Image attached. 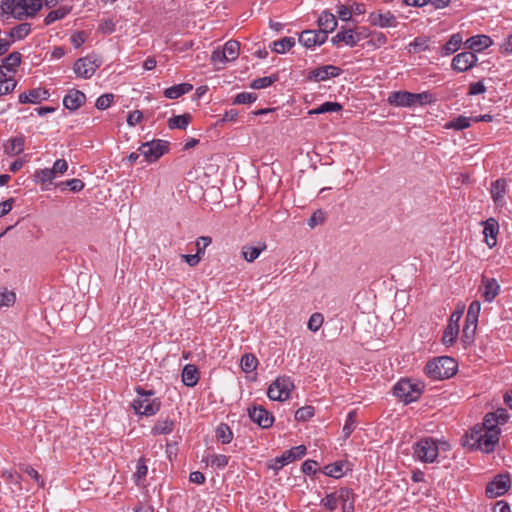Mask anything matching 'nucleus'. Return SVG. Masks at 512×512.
<instances>
[{
  "label": "nucleus",
  "mask_w": 512,
  "mask_h": 512,
  "mask_svg": "<svg viewBox=\"0 0 512 512\" xmlns=\"http://www.w3.org/2000/svg\"><path fill=\"white\" fill-rule=\"evenodd\" d=\"M43 7V0H1L0 14L9 19L33 18Z\"/></svg>",
  "instance_id": "nucleus-1"
},
{
  "label": "nucleus",
  "mask_w": 512,
  "mask_h": 512,
  "mask_svg": "<svg viewBox=\"0 0 512 512\" xmlns=\"http://www.w3.org/2000/svg\"><path fill=\"white\" fill-rule=\"evenodd\" d=\"M457 371L456 361L449 356L436 357L427 362L424 373L432 380H443L452 377Z\"/></svg>",
  "instance_id": "nucleus-2"
},
{
  "label": "nucleus",
  "mask_w": 512,
  "mask_h": 512,
  "mask_svg": "<svg viewBox=\"0 0 512 512\" xmlns=\"http://www.w3.org/2000/svg\"><path fill=\"white\" fill-rule=\"evenodd\" d=\"M500 431L480 428L475 425L470 433V439L473 441L470 445L473 449H479L485 453H491L495 450V446L499 442Z\"/></svg>",
  "instance_id": "nucleus-3"
},
{
  "label": "nucleus",
  "mask_w": 512,
  "mask_h": 512,
  "mask_svg": "<svg viewBox=\"0 0 512 512\" xmlns=\"http://www.w3.org/2000/svg\"><path fill=\"white\" fill-rule=\"evenodd\" d=\"M413 457L423 463H433L439 454L438 441L433 437H424L413 444Z\"/></svg>",
  "instance_id": "nucleus-4"
},
{
  "label": "nucleus",
  "mask_w": 512,
  "mask_h": 512,
  "mask_svg": "<svg viewBox=\"0 0 512 512\" xmlns=\"http://www.w3.org/2000/svg\"><path fill=\"white\" fill-rule=\"evenodd\" d=\"M424 385L421 382H412L409 379H401L393 387V392L405 404L418 400L422 394Z\"/></svg>",
  "instance_id": "nucleus-5"
},
{
  "label": "nucleus",
  "mask_w": 512,
  "mask_h": 512,
  "mask_svg": "<svg viewBox=\"0 0 512 512\" xmlns=\"http://www.w3.org/2000/svg\"><path fill=\"white\" fill-rule=\"evenodd\" d=\"M140 397L133 402V408L135 413L145 416H151L156 414L160 409V402L152 398L153 392H145L142 389H137Z\"/></svg>",
  "instance_id": "nucleus-6"
},
{
  "label": "nucleus",
  "mask_w": 512,
  "mask_h": 512,
  "mask_svg": "<svg viewBox=\"0 0 512 512\" xmlns=\"http://www.w3.org/2000/svg\"><path fill=\"white\" fill-rule=\"evenodd\" d=\"M293 387L294 384L289 377H278L269 385L267 396L273 401H285L289 398Z\"/></svg>",
  "instance_id": "nucleus-7"
},
{
  "label": "nucleus",
  "mask_w": 512,
  "mask_h": 512,
  "mask_svg": "<svg viewBox=\"0 0 512 512\" xmlns=\"http://www.w3.org/2000/svg\"><path fill=\"white\" fill-rule=\"evenodd\" d=\"M169 150V143L165 140H152L143 143L139 147L140 153L147 162H155Z\"/></svg>",
  "instance_id": "nucleus-8"
},
{
  "label": "nucleus",
  "mask_w": 512,
  "mask_h": 512,
  "mask_svg": "<svg viewBox=\"0 0 512 512\" xmlns=\"http://www.w3.org/2000/svg\"><path fill=\"white\" fill-rule=\"evenodd\" d=\"M305 454L306 447L304 445L292 447L291 449L283 452V454L280 457H276L273 460H271L270 463L268 464V468L277 472L280 469H282L285 465L300 459Z\"/></svg>",
  "instance_id": "nucleus-9"
},
{
  "label": "nucleus",
  "mask_w": 512,
  "mask_h": 512,
  "mask_svg": "<svg viewBox=\"0 0 512 512\" xmlns=\"http://www.w3.org/2000/svg\"><path fill=\"white\" fill-rule=\"evenodd\" d=\"M101 61L95 56H86L76 60L73 70L78 77L89 79L100 67Z\"/></svg>",
  "instance_id": "nucleus-10"
},
{
  "label": "nucleus",
  "mask_w": 512,
  "mask_h": 512,
  "mask_svg": "<svg viewBox=\"0 0 512 512\" xmlns=\"http://www.w3.org/2000/svg\"><path fill=\"white\" fill-rule=\"evenodd\" d=\"M510 488V476L506 474H498L486 486L485 493L489 498H496L504 495Z\"/></svg>",
  "instance_id": "nucleus-11"
},
{
  "label": "nucleus",
  "mask_w": 512,
  "mask_h": 512,
  "mask_svg": "<svg viewBox=\"0 0 512 512\" xmlns=\"http://www.w3.org/2000/svg\"><path fill=\"white\" fill-rule=\"evenodd\" d=\"M463 310L464 308L462 307L451 314L442 337L444 345L450 346L456 341L459 334V321L463 315Z\"/></svg>",
  "instance_id": "nucleus-12"
},
{
  "label": "nucleus",
  "mask_w": 512,
  "mask_h": 512,
  "mask_svg": "<svg viewBox=\"0 0 512 512\" xmlns=\"http://www.w3.org/2000/svg\"><path fill=\"white\" fill-rule=\"evenodd\" d=\"M341 74H342L341 68L331 65V64H328V65L319 66L313 70H310L307 78H308V80L313 81V82H322V81H326L330 78L338 77Z\"/></svg>",
  "instance_id": "nucleus-13"
},
{
  "label": "nucleus",
  "mask_w": 512,
  "mask_h": 512,
  "mask_svg": "<svg viewBox=\"0 0 512 512\" xmlns=\"http://www.w3.org/2000/svg\"><path fill=\"white\" fill-rule=\"evenodd\" d=\"M249 418L263 429L273 425L274 416L262 406L253 405L247 409Z\"/></svg>",
  "instance_id": "nucleus-14"
},
{
  "label": "nucleus",
  "mask_w": 512,
  "mask_h": 512,
  "mask_svg": "<svg viewBox=\"0 0 512 512\" xmlns=\"http://www.w3.org/2000/svg\"><path fill=\"white\" fill-rule=\"evenodd\" d=\"M478 57L471 51L461 52L455 55L451 67L456 72H465L477 65Z\"/></svg>",
  "instance_id": "nucleus-15"
},
{
  "label": "nucleus",
  "mask_w": 512,
  "mask_h": 512,
  "mask_svg": "<svg viewBox=\"0 0 512 512\" xmlns=\"http://www.w3.org/2000/svg\"><path fill=\"white\" fill-rule=\"evenodd\" d=\"M327 40V35L319 30H304L299 35V42L306 48L322 45Z\"/></svg>",
  "instance_id": "nucleus-16"
},
{
  "label": "nucleus",
  "mask_w": 512,
  "mask_h": 512,
  "mask_svg": "<svg viewBox=\"0 0 512 512\" xmlns=\"http://www.w3.org/2000/svg\"><path fill=\"white\" fill-rule=\"evenodd\" d=\"M359 41L360 37L354 30L344 28H341V30L331 39L332 44L335 46H338L341 42H344L346 45L354 47Z\"/></svg>",
  "instance_id": "nucleus-17"
},
{
  "label": "nucleus",
  "mask_w": 512,
  "mask_h": 512,
  "mask_svg": "<svg viewBox=\"0 0 512 512\" xmlns=\"http://www.w3.org/2000/svg\"><path fill=\"white\" fill-rule=\"evenodd\" d=\"M86 101L85 94L77 89H71L63 99L65 108L71 111L79 109Z\"/></svg>",
  "instance_id": "nucleus-18"
},
{
  "label": "nucleus",
  "mask_w": 512,
  "mask_h": 512,
  "mask_svg": "<svg viewBox=\"0 0 512 512\" xmlns=\"http://www.w3.org/2000/svg\"><path fill=\"white\" fill-rule=\"evenodd\" d=\"M499 291L500 285L495 278L482 277V297L486 302H492Z\"/></svg>",
  "instance_id": "nucleus-19"
},
{
  "label": "nucleus",
  "mask_w": 512,
  "mask_h": 512,
  "mask_svg": "<svg viewBox=\"0 0 512 512\" xmlns=\"http://www.w3.org/2000/svg\"><path fill=\"white\" fill-rule=\"evenodd\" d=\"M388 103L397 107H412L413 93L407 91H396L392 92L387 99Z\"/></svg>",
  "instance_id": "nucleus-20"
},
{
  "label": "nucleus",
  "mask_w": 512,
  "mask_h": 512,
  "mask_svg": "<svg viewBox=\"0 0 512 512\" xmlns=\"http://www.w3.org/2000/svg\"><path fill=\"white\" fill-rule=\"evenodd\" d=\"M492 45V40L487 35H475L466 40L465 46L471 52H481Z\"/></svg>",
  "instance_id": "nucleus-21"
},
{
  "label": "nucleus",
  "mask_w": 512,
  "mask_h": 512,
  "mask_svg": "<svg viewBox=\"0 0 512 512\" xmlns=\"http://www.w3.org/2000/svg\"><path fill=\"white\" fill-rule=\"evenodd\" d=\"M342 504V512H354L355 495L352 489L343 487L338 490V504Z\"/></svg>",
  "instance_id": "nucleus-22"
},
{
  "label": "nucleus",
  "mask_w": 512,
  "mask_h": 512,
  "mask_svg": "<svg viewBox=\"0 0 512 512\" xmlns=\"http://www.w3.org/2000/svg\"><path fill=\"white\" fill-rule=\"evenodd\" d=\"M49 97L47 90L42 88L31 89L28 93H22L19 95L20 103H32L37 104Z\"/></svg>",
  "instance_id": "nucleus-23"
},
{
  "label": "nucleus",
  "mask_w": 512,
  "mask_h": 512,
  "mask_svg": "<svg viewBox=\"0 0 512 512\" xmlns=\"http://www.w3.org/2000/svg\"><path fill=\"white\" fill-rule=\"evenodd\" d=\"M370 20L373 25L379 27H395L397 24L396 17L390 11L384 13H372Z\"/></svg>",
  "instance_id": "nucleus-24"
},
{
  "label": "nucleus",
  "mask_w": 512,
  "mask_h": 512,
  "mask_svg": "<svg viewBox=\"0 0 512 512\" xmlns=\"http://www.w3.org/2000/svg\"><path fill=\"white\" fill-rule=\"evenodd\" d=\"M319 31L328 36L329 32L334 31L337 27V20L334 14L324 11L318 18Z\"/></svg>",
  "instance_id": "nucleus-25"
},
{
  "label": "nucleus",
  "mask_w": 512,
  "mask_h": 512,
  "mask_svg": "<svg viewBox=\"0 0 512 512\" xmlns=\"http://www.w3.org/2000/svg\"><path fill=\"white\" fill-rule=\"evenodd\" d=\"M484 224V230H483V233L485 235V241H486V244L492 248L493 246L496 245V235L498 233V223L495 219L493 218H490L488 220H486L485 222H483Z\"/></svg>",
  "instance_id": "nucleus-26"
},
{
  "label": "nucleus",
  "mask_w": 512,
  "mask_h": 512,
  "mask_svg": "<svg viewBox=\"0 0 512 512\" xmlns=\"http://www.w3.org/2000/svg\"><path fill=\"white\" fill-rule=\"evenodd\" d=\"M182 382L187 387H194L199 381V371L193 364H187L182 370Z\"/></svg>",
  "instance_id": "nucleus-27"
},
{
  "label": "nucleus",
  "mask_w": 512,
  "mask_h": 512,
  "mask_svg": "<svg viewBox=\"0 0 512 512\" xmlns=\"http://www.w3.org/2000/svg\"><path fill=\"white\" fill-rule=\"evenodd\" d=\"M463 42V38L460 33L453 34L449 40L441 47L440 54L441 56H449L454 54L459 50L461 44Z\"/></svg>",
  "instance_id": "nucleus-28"
},
{
  "label": "nucleus",
  "mask_w": 512,
  "mask_h": 512,
  "mask_svg": "<svg viewBox=\"0 0 512 512\" xmlns=\"http://www.w3.org/2000/svg\"><path fill=\"white\" fill-rule=\"evenodd\" d=\"M16 85L17 81L14 79V76L5 72L3 67L0 65V96L12 92Z\"/></svg>",
  "instance_id": "nucleus-29"
},
{
  "label": "nucleus",
  "mask_w": 512,
  "mask_h": 512,
  "mask_svg": "<svg viewBox=\"0 0 512 512\" xmlns=\"http://www.w3.org/2000/svg\"><path fill=\"white\" fill-rule=\"evenodd\" d=\"M264 242H259L257 246L244 245L241 254L247 262H253L266 249Z\"/></svg>",
  "instance_id": "nucleus-30"
},
{
  "label": "nucleus",
  "mask_w": 512,
  "mask_h": 512,
  "mask_svg": "<svg viewBox=\"0 0 512 512\" xmlns=\"http://www.w3.org/2000/svg\"><path fill=\"white\" fill-rule=\"evenodd\" d=\"M175 423L169 418L159 419L151 429L153 435L170 434L174 429Z\"/></svg>",
  "instance_id": "nucleus-31"
},
{
  "label": "nucleus",
  "mask_w": 512,
  "mask_h": 512,
  "mask_svg": "<svg viewBox=\"0 0 512 512\" xmlns=\"http://www.w3.org/2000/svg\"><path fill=\"white\" fill-rule=\"evenodd\" d=\"M31 32V24L27 22L20 23L13 27L9 32L6 33L13 42L15 40H22L27 37Z\"/></svg>",
  "instance_id": "nucleus-32"
},
{
  "label": "nucleus",
  "mask_w": 512,
  "mask_h": 512,
  "mask_svg": "<svg viewBox=\"0 0 512 512\" xmlns=\"http://www.w3.org/2000/svg\"><path fill=\"white\" fill-rule=\"evenodd\" d=\"M193 89V85L189 83H181L172 87L166 88L164 91L165 97L169 99H177L180 96L190 92Z\"/></svg>",
  "instance_id": "nucleus-33"
},
{
  "label": "nucleus",
  "mask_w": 512,
  "mask_h": 512,
  "mask_svg": "<svg viewBox=\"0 0 512 512\" xmlns=\"http://www.w3.org/2000/svg\"><path fill=\"white\" fill-rule=\"evenodd\" d=\"M55 178L51 168L39 169L33 174V181L41 185H49Z\"/></svg>",
  "instance_id": "nucleus-34"
},
{
  "label": "nucleus",
  "mask_w": 512,
  "mask_h": 512,
  "mask_svg": "<svg viewBox=\"0 0 512 512\" xmlns=\"http://www.w3.org/2000/svg\"><path fill=\"white\" fill-rule=\"evenodd\" d=\"M506 181L504 179H497L492 183L491 187V196L496 204H499L503 201L504 195L506 193Z\"/></svg>",
  "instance_id": "nucleus-35"
},
{
  "label": "nucleus",
  "mask_w": 512,
  "mask_h": 512,
  "mask_svg": "<svg viewBox=\"0 0 512 512\" xmlns=\"http://www.w3.org/2000/svg\"><path fill=\"white\" fill-rule=\"evenodd\" d=\"M295 45L293 37H284L272 43L271 48L275 53L284 54Z\"/></svg>",
  "instance_id": "nucleus-36"
},
{
  "label": "nucleus",
  "mask_w": 512,
  "mask_h": 512,
  "mask_svg": "<svg viewBox=\"0 0 512 512\" xmlns=\"http://www.w3.org/2000/svg\"><path fill=\"white\" fill-rule=\"evenodd\" d=\"M480 310H481V304L477 300L473 301L468 307V311H467V315H466V323L471 324L473 326V329L477 328V322H478Z\"/></svg>",
  "instance_id": "nucleus-37"
},
{
  "label": "nucleus",
  "mask_w": 512,
  "mask_h": 512,
  "mask_svg": "<svg viewBox=\"0 0 512 512\" xmlns=\"http://www.w3.org/2000/svg\"><path fill=\"white\" fill-rule=\"evenodd\" d=\"M240 366L243 372L251 373L257 369L258 359L252 353H245L240 360Z\"/></svg>",
  "instance_id": "nucleus-38"
},
{
  "label": "nucleus",
  "mask_w": 512,
  "mask_h": 512,
  "mask_svg": "<svg viewBox=\"0 0 512 512\" xmlns=\"http://www.w3.org/2000/svg\"><path fill=\"white\" fill-rule=\"evenodd\" d=\"M191 119L192 117L188 113L183 115H177L169 119L168 126L170 129L177 128L180 130H185L188 127Z\"/></svg>",
  "instance_id": "nucleus-39"
},
{
  "label": "nucleus",
  "mask_w": 512,
  "mask_h": 512,
  "mask_svg": "<svg viewBox=\"0 0 512 512\" xmlns=\"http://www.w3.org/2000/svg\"><path fill=\"white\" fill-rule=\"evenodd\" d=\"M22 59V55L19 52H12L8 56H6L1 65L3 68H6L8 72H15V69L20 65Z\"/></svg>",
  "instance_id": "nucleus-40"
},
{
  "label": "nucleus",
  "mask_w": 512,
  "mask_h": 512,
  "mask_svg": "<svg viewBox=\"0 0 512 512\" xmlns=\"http://www.w3.org/2000/svg\"><path fill=\"white\" fill-rule=\"evenodd\" d=\"M25 140L23 137H14L10 143L5 146V151L10 155H18L24 150Z\"/></svg>",
  "instance_id": "nucleus-41"
},
{
  "label": "nucleus",
  "mask_w": 512,
  "mask_h": 512,
  "mask_svg": "<svg viewBox=\"0 0 512 512\" xmlns=\"http://www.w3.org/2000/svg\"><path fill=\"white\" fill-rule=\"evenodd\" d=\"M216 438L223 444H229L233 439V432L229 425L221 423L216 429Z\"/></svg>",
  "instance_id": "nucleus-42"
},
{
  "label": "nucleus",
  "mask_w": 512,
  "mask_h": 512,
  "mask_svg": "<svg viewBox=\"0 0 512 512\" xmlns=\"http://www.w3.org/2000/svg\"><path fill=\"white\" fill-rule=\"evenodd\" d=\"M472 121V117H466L463 115H460L456 117L455 119L451 120L446 124V128L448 129H454V130H463L465 128L470 127Z\"/></svg>",
  "instance_id": "nucleus-43"
},
{
  "label": "nucleus",
  "mask_w": 512,
  "mask_h": 512,
  "mask_svg": "<svg viewBox=\"0 0 512 512\" xmlns=\"http://www.w3.org/2000/svg\"><path fill=\"white\" fill-rule=\"evenodd\" d=\"M222 50L225 52V55L229 61H234L238 58L240 44L236 40H229L225 43Z\"/></svg>",
  "instance_id": "nucleus-44"
},
{
  "label": "nucleus",
  "mask_w": 512,
  "mask_h": 512,
  "mask_svg": "<svg viewBox=\"0 0 512 512\" xmlns=\"http://www.w3.org/2000/svg\"><path fill=\"white\" fill-rule=\"evenodd\" d=\"M279 77L277 74L271 76H265L257 78L250 83L252 89H263L271 86L273 83L278 81Z\"/></svg>",
  "instance_id": "nucleus-45"
},
{
  "label": "nucleus",
  "mask_w": 512,
  "mask_h": 512,
  "mask_svg": "<svg viewBox=\"0 0 512 512\" xmlns=\"http://www.w3.org/2000/svg\"><path fill=\"white\" fill-rule=\"evenodd\" d=\"M342 110L341 104L338 102H325L321 104L319 107L312 109L309 111V114H322V113H330V112H338Z\"/></svg>",
  "instance_id": "nucleus-46"
},
{
  "label": "nucleus",
  "mask_w": 512,
  "mask_h": 512,
  "mask_svg": "<svg viewBox=\"0 0 512 512\" xmlns=\"http://www.w3.org/2000/svg\"><path fill=\"white\" fill-rule=\"evenodd\" d=\"M344 463L343 462H335L332 464H328L324 467V474L333 478H340L344 475Z\"/></svg>",
  "instance_id": "nucleus-47"
},
{
  "label": "nucleus",
  "mask_w": 512,
  "mask_h": 512,
  "mask_svg": "<svg viewBox=\"0 0 512 512\" xmlns=\"http://www.w3.org/2000/svg\"><path fill=\"white\" fill-rule=\"evenodd\" d=\"M69 11L70 10L66 7H60L57 10L50 11L44 19L45 25H50L57 20L63 19Z\"/></svg>",
  "instance_id": "nucleus-48"
},
{
  "label": "nucleus",
  "mask_w": 512,
  "mask_h": 512,
  "mask_svg": "<svg viewBox=\"0 0 512 512\" xmlns=\"http://www.w3.org/2000/svg\"><path fill=\"white\" fill-rule=\"evenodd\" d=\"M356 418H357V412L356 410H352L348 413L346 422L343 427V434L345 438H348L351 433L356 428Z\"/></svg>",
  "instance_id": "nucleus-49"
},
{
  "label": "nucleus",
  "mask_w": 512,
  "mask_h": 512,
  "mask_svg": "<svg viewBox=\"0 0 512 512\" xmlns=\"http://www.w3.org/2000/svg\"><path fill=\"white\" fill-rule=\"evenodd\" d=\"M320 505L329 511H334L338 506V491L327 494L320 502Z\"/></svg>",
  "instance_id": "nucleus-50"
},
{
  "label": "nucleus",
  "mask_w": 512,
  "mask_h": 512,
  "mask_svg": "<svg viewBox=\"0 0 512 512\" xmlns=\"http://www.w3.org/2000/svg\"><path fill=\"white\" fill-rule=\"evenodd\" d=\"M480 428H485L487 431L490 432V430H497L500 431L498 428L499 423L497 422L494 414L492 412L487 413L483 419V423L479 424Z\"/></svg>",
  "instance_id": "nucleus-51"
},
{
  "label": "nucleus",
  "mask_w": 512,
  "mask_h": 512,
  "mask_svg": "<svg viewBox=\"0 0 512 512\" xmlns=\"http://www.w3.org/2000/svg\"><path fill=\"white\" fill-rule=\"evenodd\" d=\"M257 100V95L251 92H241L233 100V104H250Z\"/></svg>",
  "instance_id": "nucleus-52"
},
{
  "label": "nucleus",
  "mask_w": 512,
  "mask_h": 512,
  "mask_svg": "<svg viewBox=\"0 0 512 512\" xmlns=\"http://www.w3.org/2000/svg\"><path fill=\"white\" fill-rule=\"evenodd\" d=\"M323 321H324V318H323V315L321 313H313L309 320H308V329L313 331V332H316L320 329V327L322 326L323 324Z\"/></svg>",
  "instance_id": "nucleus-53"
},
{
  "label": "nucleus",
  "mask_w": 512,
  "mask_h": 512,
  "mask_svg": "<svg viewBox=\"0 0 512 512\" xmlns=\"http://www.w3.org/2000/svg\"><path fill=\"white\" fill-rule=\"evenodd\" d=\"M209 463L219 469L225 468L229 463V457L223 454H213L210 456Z\"/></svg>",
  "instance_id": "nucleus-54"
},
{
  "label": "nucleus",
  "mask_w": 512,
  "mask_h": 512,
  "mask_svg": "<svg viewBox=\"0 0 512 512\" xmlns=\"http://www.w3.org/2000/svg\"><path fill=\"white\" fill-rule=\"evenodd\" d=\"M211 62L219 69V65H224L226 62H229V60L223 50L215 49L211 54Z\"/></svg>",
  "instance_id": "nucleus-55"
},
{
  "label": "nucleus",
  "mask_w": 512,
  "mask_h": 512,
  "mask_svg": "<svg viewBox=\"0 0 512 512\" xmlns=\"http://www.w3.org/2000/svg\"><path fill=\"white\" fill-rule=\"evenodd\" d=\"M16 301V294L13 291L4 290L0 292V306L10 307Z\"/></svg>",
  "instance_id": "nucleus-56"
},
{
  "label": "nucleus",
  "mask_w": 512,
  "mask_h": 512,
  "mask_svg": "<svg viewBox=\"0 0 512 512\" xmlns=\"http://www.w3.org/2000/svg\"><path fill=\"white\" fill-rule=\"evenodd\" d=\"M314 415V408L312 406H304L295 412V419L297 421H306Z\"/></svg>",
  "instance_id": "nucleus-57"
},
{
  "label": "nucleus",
  "mask_w": 512,
  "mask_h": 512,
  "mask_svg": "<svg viewBox=\"0 0 512 512\" xmlns=\"http://www.w3.org/2000/svg\"><path fill=\"white\" fill-rule=\"evenodd\" d=\"M113 100H114L113 94H110V93L103 94L100 97H98V99L96 100L95 106L99 110H105L110 107Z\"/></svg>",
  "instance_id": "nucleus-58"
},
{
  "label": "nucleus",
  "mask_w": 512,
  "mask_h": 512,
  "mask_svg": "<svg viewBox=\"0 0 512 512\" xmlns=\"http://www.w3.org/2000/svg\"><path fill=\"white\" fill-rule=\"evenodd\" d=\"M212 239L209 236H201L198 237L195 245H196V254L202 257L204 254L205 249L211 244Z\"/></svg>",
  "instance_id": "nucleus-59"
},
{
  "label": "nucleus",
  "mask_w": 512,
  "mask_h": 512,
  "mask_svg": "<svg viewBox=\"0 0 512 512\" xmlns=\"http://www.w3.org/2000/svg\"><path fill=\"white\" fill-rule=\"evenodd\" d=\"M432 100H433V95L429 92L413 93L414 106L431 103Z\"/></svg>",
  "instance_id": "nucleus-60"
},
{
  "label": "nucleus",
  "mask_w": 512,
  "mask_h": 512,
  "mask_svg": "<svg viewBox=\"0 0 512 512\" xmlns=\"http://www.w3.org/2000/svg\"><path fill=\"white\" fill-rule=\"evenodd\" d=\"M55 177L63 175L68 170V163L65 159H58L54 162L51 168Z\"/></svg>",
  "instance_id": "nucleus-61"
},
{
  "label": "nucleus",
  "mask_w": 512,
  "mask_h": 512,
  "mask_svg": "<svg viewBox=\"0 0 512 512\" xmlns=\"http://www.w3.org/2000/svg\"><path fill=\"white\" fill-rule=\"evenodd\" d=\"M87 39V35L84 31H77L70 37V41L75 48L82 46Z\"/></svg>",
  "instance_id": "nucleus-62"
},
{
  "label": "nucleus",
  "mask_w": 512,
  "mask_h": 512,
  "mask_svg": "<svg viewBox=\"0 0 512 512\" xmlns=\"http://www.w3.org/2000/svg\"><path fill=\"white\" fill-rule=\"evenodd\" d=\"M115 27V22L112 19H107L100 23L98 30L103 34H112L115 31Z\"/></svg>",
  "instance_id": "nucleus-63"
},
{
  "label": "nucleus",
  "mask_w": 512,
  "mask_h": 512,
  "mask_svg": "<svg viewBox=\"0 0 512 512\" xmlns=\"http://www.w3.org/2000/svg\"><path fill=\"white\" fill-rule=\"evenodd\" d=\"M143 119V113L139 110L132 111L128 114L127 124L129 126H135L139 124Z\"/></svg>",
  "instance_id": "nucleus-64"
}]
</instances>
